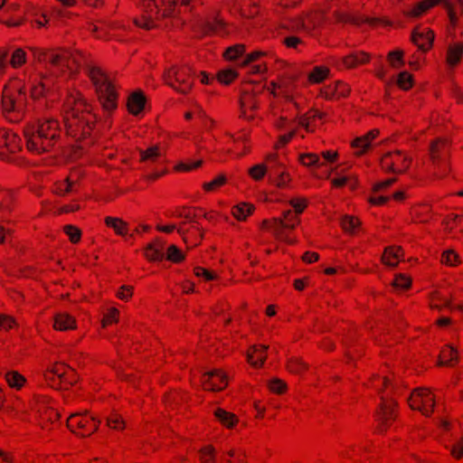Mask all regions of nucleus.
<instances>
[{
    "label": "nucleus",
    "mask_w": 463,
    "mask_h": 463,
    "mask_svg": "<svg viewBox=\"0 0 463 463\" xmlns=\"http://www.w3.org/2000/svg\"><path fill=\"white\" fill-rule=\"evenodd\" d=\"M245 454L239 449H231L222 455V463H243Z\"/></svg>",
    "instance_id": "obj_51"
},
{
    "label": "nucleus",
    "mask_w": 463,
    "mask_h": 463,
    "mask_svg": "<svg viewBox=\"0 0 463 463\" xmlns=\"http://www.w3.org/2000/svg\"><path fill=\"white\" fill-rule=\"evenodd\" d=\"M369 386L377 390L380 393H383L384 392H386L387 394L392 389V384L391 383V380L386 376H383V377L373 376L370 380Z\"/></svg>",
    "instance_id": "obj_47"
},
{
    "label": "nucleus",
    "mask_w": 463,
    "mask_h": 463,
    "mask_svg": "<svg viewBox=\"0 0 463 463\" xmlns=\"http://www.w3.org/2000/svg\"><path fill=\"white\" fill-rule=\"evenodd\" d=\"M463 56V43L451 44L447 52V62L450 66L457 65Z\"/></svg>",
    "instance_id": "obj_45"
},
{
    "label": "nucleus",
    "mask_w": 463,
    "mask_h": 463,
    "mask_svg": "<svg viewBox=\"0 0 463 463\" xmlns=\"http://www.w3.org/2000/svg\"><path fill=\"white\" fill-rule=\"evenodd\" d=\"M411 158L403 151L394 150L384 154L381 158V166L386 172L402 174L408 170Z\"/></svg>",
    "instance_id": "obj_14"
},
{
    "label": "nucleus",
    "mask_w": 463,
    "mask_h": 463,
    "mask_svg": "<svg viewBox=\"0 0 463 463\" xmlns=\"http://www.w3.org/2000/svg\"><path fill=\"white\" fill-rule=\"evenodd\" d=\"M63 120L67 134L76 140L89 137L97 118L92 106L77 90H70L62 106Z\"/></svg>",
    "instance_id": "obj_1"
},
{
    "label": "nucleus",
    "mask_w": 463,
    "mask_h": 463,
    "mask_svg": "<svg viewBox=\"0 0 463 463\" xmlns=\"http://www.w3.org/2000/svg\"><path fill=\"white\" fill-rule=\"evenodd\" d=\"M270 181L279 188H285L291 181L290 175L286 170V167L275 172L272 176H269Z\"/></svg>",
    "instance_id": "obj_50"
},
{
    "label": "nucleus",
    "mask_w": 463,
    "mask_h": 463,
    "mask_svg": "<svg viewBox=\"0 0 463 463\" xmlns=\"http://www.w3.org/2000/svg\"><path fill=\"white\" fill-rule=\"evenodd\" d=\"M63 232L69 237L71 243L75 244L80 241L81 231L78 227L68 224L63 227Z\"/></svg>",
    "instance_id": "obj_60"
},
{
    "label": "nucleus",
    "mask_w": 463,
    "mask_h": 463,
    "mask_svg": "<svg viewBox=\"0 0 463 463\" xmlns=\"http://www.w3.org/2000/svg\"><path fill=\"white\" fill-rule=\"evenodd\" d=\"M163 155V147L155 145L140 151V161L145 163H154L162 157Z\"/></svg>",
    "instance_id": "obj_41"
},
{
    "label": "nucleus",
    "mask_w": 463,
    "mask_h": 463,
    "mask_svg": "<svg viewBox=\"0 0 463 463\" xmlns=\"http://www.w3.org/2000/svg\"><path fill=\"white\" fill-rule=\"evenodd\" d=\"M119 317V311L116 307H110L108 309L102 318V326L106 327L114 323H117Z\"/></svg>",
    "instance_id": "obj_61"
},
{
    "label": "nucleus",
    "mask_w": 463,
    "mask_h": 463,
    "mask_svg": "<svg viewBox=\"0 0 463 463\" xmlns=\"http://www.w3.org/2000/svg\"><path fill=\"white\" fill-rule=\"evenodd\" d=\"M27 52L24 48H14L12 52H9V64L14 69H20L27 62Z\"/></svg>",
    "instance_id": "obj_39"
},
{
    "label": "nucleus",
    "mask_w": 463,
    "mask_h": 463,
    "mask_svg": "<svg viewBox=\"0 0 463 463\" xmlns=\"http://www.w3.org/2000/svg\"><path fill=\"white\" fill-rule=\"evenodd\" d=\"M259 108V102L255 96L250 93L243 94L241 98V118L252 120L255 111Z\"/></svg>",
    "instance_id": "obj_27"
},
{
    "label": "nucleus",
    "mask_w": 463,
    "mask_h": 463,
    "mask_svg": "<svg viewBox=\"0 0 463 463\" xmlns=\"http://www.w3.org/2000/svg\"><path fill=\"white\" fill-rule=\"evenodd\" d=\"M379 135L378 129H373L366 133L365 135L354 138L351 146L354 149V153L355 156L364 155L367 149L370 147L372 141L376 138Z\"/></svg>",
    "instance_id": "obj_26"
},
{
    "label": "nucleus",
    "mask_w": 463,
    "mask_h": 463,
    "mask_svg": "<svg viewBox=\"0 0 463 463\" xmlns=\"http://www.w3.org/2000/svg\"><path fill=\"white\" fill-rule=\"evenodd\" d=\"M0 147L10 153L18 152L22 148V139L12 130L0 128Z\"/></svg>",
    "instance_id": "obj_24"
},
{
    "label": "nucleus",
    "mask_w": 463,
    "mask_h": 463,
    "mask_svg": "<svg viewBox=\"0 0 463 463\" xmlns=\"http://www.w3.org/2000/svg\"><path fill=\"white\" fill-rule=\"evenodd\" d=\"M403 256V250L400 246H390L385 248L382 256L383 264L391 267L396 266Z\"/></svg>",
    "instance_id": "obj_36"
},
{
    "label": "nucleus",
    "mask_w": 463,
    "mask_h": 463,
    "mask_svg": "<svg viewBox=\"0 0 463 463\" xmlns=\"http://www.w3.org/2000/svg\"><path fill=\"white\" fill-rule=\"evenodd\" d=\"M351 91L350 86L342 81L336 80L333 83L324 86L320 90V97L328 100H337L342 98H346Z\"/></svg>",
    "instance_id": "obj_21"
},
{
    "label": "nucleus",
    "mask_w": 463,
    "mask_h": 463,
    "mask_svg": "<svg viewBox=\"0 0 463 463\" xmlns=\"http://www.w3.org/2000/svg\"><path fill=\"white\" fill-rule=\"evenodd\" d=\"M5 379L10 388L17 391H20L26 383V378L17 371L7 372Z\"/></svg>",
    "instance_id": "obj_44"
},
{
    "label": "nucleus",
    "mask_w": 463,
    "mask_h": 463,
    "mask_svg": "<svg viewBox=\"0 0 463 463\" xmlns=\"http://www.w3.org/2000/svg\"><path fill=\"white\" fill-rule=\"evenodd\" d=\"M245 52V45L243 44H235L227 48L223 53V56L226 60L232 61L236 60L238 57L242 55Z\"/></svg>",
    "instance_id": "obj_57"
},
{
    "label": "nucleus",
    "mask_w": 463,
    "mask_h": 463,
    "mask_svg": "<svg viewBox=\"0 0 463 463\" xmlns=\"http://www.w3.org/2000/svg\"><path fill=\"white\" fill-rule=\"evenodd\" d=\"M43 376L46 383L54 389H68L78 381L75 370L59 362L51 364Z\"/></svg>",
    "instance_id": "obj_9"
},
{
    "label": "nucleus",
    "mask_w": 463,
    "mask_h": 463,
    "mask_svg": "<svg viewBox=\"0 0 463 463\" xmlns=\"http://www.w3.org/2000/svg\"><path fill=\"white\" fill-rule=\"evenodd\" d=\"M79 189L78 175L71 173L65 179L57 181L52 187L53 194L59 196H65Z\"/></svg>",
    "instance_id": "obj_23"
},
{
    "label": "nucleus",
    "mask_w": 463,
    "mask_h": 463,
    "mask_svg": "<svg viewBox=\"0 0 463 463\" xmlns=\"http://www.w3.org/2000/svg\"><path fill=\"white\" fill-rule=\"evenodd\" d=\"M177 216L186 220L184 222L187 223L186 228L189 229L190 246H194L199 243L203 234L194 220L196 217L195 211L191 208H183L177 213Z\"/></svg>",
    "instance_id": "obj_20"
},
{
    "label": "nucleus",
    "mask_w": 463,
    "mask_h": 463,
    "mask_svg": "<svg viewBox=\"0 0 463 463\" xmlns=\"http://www.w3.org/2000/svg\"><path fill=\"white\" fill-rule=\"evenodd\" d=\"M33 59L46 63V71L56 78H68L76 73L87 61V56L80 51L45 50L29 47Z\"/></svg>",
    "instance_id": "obj_2"
},
{
    "label": "nucleus",
    "mask_w": 463,
    "mask_h": 463,
    "mask_svg": "<svg viewBox=\"0 0 463 463\" xmlns=\"http://www.w3.org/2000/svg\"><path fill=\"white\" fill-rule=\"evenodd\" d=\"M439 3L443 4V6L448 13L450 26L455 28L458 24V16L454 5L449 0H421L412 8L406 10L404 14L408 17L419 18Z\"/></svg>",
    "instance_id": "obj_12"
},
{
    "label": "nucleus",
    "mask_w": 463,
    "mask_h": 463,
    "mask_svg": "<svg viewBox=\"0 0 463 463\" xmlns=\"http://www.w3.org/2000/svg\"><path fill=\"white\" fill-rule=\"evenodd\" d=\"M271 112L274 116H279L275 121V126L278 128H284L296 118L298 112V106L293 102L292 99L288 96L286 97L285 103L283 104L280 114L279 115V108L275 105L272 106Z\"/></svg>",
    "instance_id": "obj_17"
},
{
    "label": "nucleus",
    "mask_w": 463,
    "mask_h": 463,
    "mask_svg": "<svg viewBox=\"0 0 463 463\" xmlns=\"http://www.w3.org/2000/svg\"><path fill=\"white\" fill-rule=\"evenodd\" d=\"M14 205V196L9 192L0 193V219L5 220Z\"/></svg>",
    "instance_id": "obj_43"
},
{
    "label": "nucleus",
    "mask_w": 463,
    "mask_h": 463,
    "mask_svg": "<svg viewBox=\"0 0 463 463\" xmlns=\"http://www.w3.org/2000/svg\"><path fill=\"white\" fill-rule=\"evenodd\" d=\"M397 405L394 400L382 396V402L375 414L379 431L383 432L392 424L397 417Z\"/></svg>",
    "instance_id": "obj_16"
},
{
    "label": "nucleus",
    "mask_w": 463,
    "mask_h": 463,
    "mask_svg": "<svg viewBox=\"0 0 463 463\" xmlns=\"http://www.w3.org/2000/svg\"><path fill=\"white\" fill-rule=\"evenodd\" d=\"M52 326L57 331L74 330L77 327V321L69 313L60 312L54 316Z\"/></svg>",
    "instance_id": "obj_28"
},
{
    "label": "nucleus",
    "mask_w": 463,
    "mask_h": 463,
    "mask_svg": "<svg viewBox=\"0 0 463 463\" xmlns=\"http://www.w3.org/2000/svg\"><path fill=\"white\" fill-rule=\"evenodd\" d=\"M449 140L446 138H436L430 146V156L433 164L438 165L445 161L449 153Z\"/></svg>",
    "instance_id": "obj_25"
},
{
    "label": "nucleus",
    "mask_w": 463,
    "mask_h": 463,
    "mask_svg": "<svg viewBox=\"0 0 463 463\" xmlns=\"http://www.w3.org/2000/svg\"><path fill=\"white\" fill-rule=\"evenodd\" d=\"M54 75L45 72L42 75L35 76L33 80L29 78L31 97L33 99H38L45 95L55 83Z\"/></svg>",
    "instance_id": "obj_18"
},
{
    "label": "nucleus",
    "mask_w": 463,
    "mask_h": 463,
    "mask_svg": "<svg viewBox=\"0 0 463 463\" xmlns=\"http://www.w3.org/2000/svg\"><path fill=\"white\" fill-rule=\"evenodd\" d=\"M267 349L268 346L262 345L250 347L247 354L248 362L255 367L261 366L267 358Z\"/></svg>",
    "instance_id": "obj_33"
},
{
    "label": "nucleus",
    "mask_w": 463,
    "mask_h": 463,
    "mask_svg": "<svg viewBox=\"0 0 463 463\" xmlns=\"http://www.w3.org/2000/svg\"><path fill=\"white\" fill-rule=\"evenodd\" d=\"M146 97L141 91L132 93L128 99V109L132 115H138L145 107Z\"/></svg>",
    "instance_id": "obj_37"
},
{
    "label": "nucleus",
    "mask_w": 463,
    "mask_h": 463,
    "mask_svg": "<svg viewBox=\"0 0 463 463\" xmlns=\"http://www.w3.org/2000/svg\"><path fill=\"white\" fill-rule=\"evenodd\" d=\"M387 60L392 67L396 69L401 68L404 64L403 52L401 50L390 52Z\"/></svg>",
    "instance_id": "obj_58"
},
{
    "label": "nucleus",
    "mask_w": 463,
    "mask_h": 463,
    "mask_svg": "<svg viewBox=\"0 0 463 463\" xmlns=\"http://www.w3.org/2000/svg\"><path fill=\"white\" fill-rule=\"evenodd\" d=\"M326 20V18L323 11L312 10L306 13L303 16L282 21L281 27L291 32H306L310 33L320 28Z\"/></svg>",
    "instance_id": "obj_10"
},
{
    "label": "nucleus",
    "mask_w": 463,
    "mask_h": 463,
    "mask_svg": "<svg viewBox=\"0 0 463 463\" xmlns=\"http://www.w3.org/2000/svg\"><path fill=\"white\" fill-rule=\"evenodd\" d=\"M213 415L218 422L226 429H233L239 423V419L234 413L227 411L222 408L214 410Z\"/></svg>",
    "instance_id": "obj_32"
},
{
    "label": "nucleus",
    "mask_w": 463,
    "mask_h": 463,
    "mask_svg": "<svg viewBox=\"0 0 463 463\" xmlns=\"http://www.w3.org/2000/svg\"><path fill=\"white\" fill-rule=\"evenodd\" d=\"M411 409L420 411L425 416H430L435 405V396L427 388L415 389L408 399Z\"/></svg>",
    "instance_id": "obj_15"
},
{
    "label": "nucleus",
    "mask_w": 463,
    "mask_h": 463,
    "mask_svg": "<svg viewBox=\"0 0 463 463\" xmlns=\"http://www.w3.org/2000/svg\"><path fill=\"white\" fill-rule=\"evenodd\" d=\"M299 223V215L294 213L292 210H287L282 213V216L279 218L264 220L261 222V229L271 232L278 241L288 244H295L297 239L291 233Z\"/></svg>",
    "instance_id": "obj_6"
},
{
    "label": "nucleus",
    "mask_w": 463,
    "mask_h": 463,
    "mask_svg": "<svg viewBox=\"0 0 463 463\" xmlns=\"http://www.w3.org/2000/svg\"><path fill=\"white\" fill-rule=\"evenodd\" d=\"M264 165L267 167L269 177L272 176V175L275 174V172L285 167V165L281 161L280 156L277 154L269 155L266 157Z\"/></svg>",
    "instance_id": "obj_48"
},
{
    "label": "nucleus",
    "mask_w": 463,
    "mask_h": 463,
    "mask_svg": "<svg viewBox=\"0 0 463 463\" xmlns=\"http://www.w3.org/2000/svg\"><path fill=\"white\" fill-rule=\"evenodd\" d=\"M397 85L404 90H410L413 85L412 75L407 71H402L398 75Z\"/></svg>",
    "instance_id": "obj_62"
},
{
    "label": "nucleus",
    "mask_w": 463,
    "mask_h": 463,
    "mask_svg": "<svg viewBox=\"0 0 463 463\" xmlns=\"http://www.w3.org/2000/svg\"><path fill=\"white\" fill-rule=\"evenodd\" d=\"M361 225L357 217L345 215L341 220V226L345 232L355 233Z\"/></svg>",
    "instance_id": "obj_52"
},
{
    "label": "nucleus",
    "mask_w": 463,
    "mask_h": 463,
    "mask_svg": "<svg viewBox=\"0 0 463 463\" xmlns=\"http://www.w3.org/2000/svg\"><path fill=\"white\" fill-rule=\"evenodd\" d=\"M287 369L289 373L301 374L307 371V366L300 358L293 357L288 361Z\"/></svg>",
    "instance_id": "obj_55"
},
{
    "label": "nucleus",
    "mask_w": 463,
    "mask_h": 463,
    "mask_svg": "<svg viewBox=\"0 0 463 463\" xmlns=\"http://www.w3.org/2000/svg\"><path fill=\"white\" fill-rule=\"evenodd\" d=\"M203 28L206 34L224 35L228 33L225 23L219 16L207 18L203 23Z\"/></svg>",
    "instance_id": "obj_30"
},
{
    "label": "nucleus",
    "mask_w": 463,
    "mask_h": 463,
    "mask_svg": "<svg viewBox=\"0 0 463 463\" xmlns=\"http://www.w3.org/2000/svg\"><path fill=\"white\" fill-rule=\"evenodd\" d=\"M254 209V206L250 203H241L232 208V214L236 220L242 222L252 214Z\"/></svg>",
    "instance_id": "obj_46"
},
{
    "label": "nucleus",
    "mask_w": 463,
    "mask_h": 463,
    "mask_svg": "<svg viewBox=\"0 0 463 463\" xmlns=\"http://www.w3.org/2000/svg\"><path fill=\"white\" fill-rule=\"evenodd\" d=\"M336 20L342 23H349L354 25H362L368 24L371 26H374L378 23V19L370 18L361 14H337Z\"/></svg>",
    "instance_id": "obj_31"
},
{
    "label": "nucleus",
    "mask_w": 463,
    "mask_h": 463,
    "mask_svg": "<svg viewBox=\"0 0 463 463\" xmlns=\"http://www.w3.org/2000/svg\"><path fill=\"white\" fill-rule=\"evenodd\" d=\"M25 83L19 80H10L2 91V109L4 116L11 122H20L27 107Z\"/></svg>",
    "instance_id": "obj_4"
},
{
    "label": "nucleus",
    "mask_w": 463,
    "mask_h": 463,
    "mask_svg": "<svg viewBox=\"0 0 463 463\" xmlns=\"http://www.w3.org/2000/svg\"><path fill=\"white\" fill-rule=\"evenodd\" d=\"M227 183V178L224 175H219L210 182L203 184V189L206 193H213L219 190Z\"/></svg>",
    "instance_id": "obj_54"
},
{
    "label": "nucleus",
    "mask_w": 463,
    "mask_h": 463,
    "mask_svg": "<svg viewBox=\"0 0 463 463\" xmlns=\"http://www.w3.org/2000/svg\"><path fill=\"white\" fill-rule=\"evenodd\" d=\"M178 0H141V14L134 18L136 26L144 30H152L158 23L167 17L175 16Z\"/></svg>",
    "instance_id": "obj_5"
},
{
    "label": "nucleus",
    "mask_w": 463,
    "mask_h": 463,
    "mask_svg": "<svg viewBox=\"0 0 463 463\" xmlns=\"http://www.w3.org/2000/svg\"><path fill=\"white\" fill-rule=\"evenodd\" d=\"M249 175L255 181H260L267 172V167L264 164H258L250 167L248 171Z\"/></svg>",
    "instance_id": "obj_64"
},
{
    "label": "nucleus",
    "mask_w": 463,
    "mask_h": 463,
    "mask_svg": "<svg viewBox=\"0 0 463 463\" xmlns=\"http://www.w3.org/2000/svg\"><path fill=\"white\" fill-rule=\"evenodd\" d=\"M99 421L87 412L74 413L67 419L68 428L81 437L91 435L98 429Z\"/></svg>",
    "instance_id": "obj_13"
},
{
    "label": "nucleus",
    "mask_w": 463,
    "mask_h": 463,
    "mask_svg": "<svg viewBox=\"0 0 463 463\" xmlns=\"http://www.w3.org/2000/svg\"><path fill=\"white\" fill-rule=\"evenodd\" d=\"M458 362V352L451 346L446 345L440 351L439 364L440 365L454 366Z\"/></svg>",
    "instance_id": "obj_42"
},
{
    "label": "nucleus",
    "mask_w": 463,
    "mask_h": 463,
    "mask_svg": "<svg viewBox=\"0 0 463 463\" xmlns=\"http://www.w3.org/2000/svg\"><path fill=\"white\" fill-rule=\"evenodd\" d=\"M165 80L176 91L186 94L194 84L192 70L188 66H172L165 72Z\"/></svg>",
    "instance_id": "obj_11"
},
{
    "label": "nucleus",
    "mask_w": 463,
    "mask_h": 463,
    "mask_svg": "<svg viewBox=\"0 0 463 463\" xmlns=\"http://www.w3.org/2000/svg\"><path fill=\"white\" fill-rule=\"evenodd\" d=\"M434 41V33L428 27L418 26L411 33V42L421 52H428Z\"/></svg>",
    "instance_id": "obj_22"
},
{
    "label": "nucleus",
    "mask_w": 463,
    "mask_h": 463,
    "mask_svg": "<svg viewBox=\"0 0 463 463\" xmlns=\"http://www.w3.org/2000/svg\"><path fill=\"white\" fill-rule=\"evenodd\" d=\"M330 70L326 66H316L308 74V81L312 84H317L327 79Z\"/></svg>",
    "instance_id": "obj_49"
},
{
    "label": "nucleus",
    "mask_w": 463,
    "mask_h": 463,
    "mask_svg": "<svg viewBox=\"0 0 463 463\" xmlns=\"http://www.w3.org/2000/svg\"><path fill=\"white\" fill-rule=\"evenodd\" d=\"M31 411L35 414L38 424L43 430H51L60 419L59 412L46 395H34L30 402Z\"/></svg>",
    "instance_id": "obj_8"
},
{
    "label": "nucleus",
    "mask_w": 463,
    "mask_h": 463,
    "mask_svg": "<svg viewBox=\"0 0 463 463\" xmlns=\"http://www.w3.org/2000/svg\"><path fill=\"white\" fill-rule=\"evenodd\" d=\"M187 223L182 222L178 226L175 224L157 225L156 230L165 233H171L177 230L178 233L183 237L185 243L190 244L189 229L186 228Z\"/></svg>",
    "instance_id": "obj_40"
},
{
    "label": "nucleus",
    "mask_w": 463,
    "mask_h": 463,
    "mask_svg": "<svg viewBox=\"0 0 463 463\" xmlns=\"http://www.w3.org/2000/svg\"><path fill=\"white\" fill-rule=\"evenodd\" d=\"M25 146L31 153L41 155L51 151L61 137L60 122L52 118L28 122L24 128Z\"/></svg>",
    "instance_id": "obj_3"
},
{
    "label": "nucleus",
    "mask_w": 463,
    "mask_h": 463,
    "mask_svg": "<svg viewBox=\"0 0 463 463\" xmlns=\"http://www.w3.org/2000/svg\"><path fill=\"white\" fill-rule=\"evenodd\" d=\"M107 227L112 229L118 236H125L128 232V223L118 217L107 216L104 219Z\"/></svg>",
    "instance_id": "obj_38"
},
{
    "label": "nucleus",
    "mask_w": 463,
    "mask_h": 463,
    "mask_svg": "<svg viewBox=\"0 0 463 463\" xmlns=\"http://www.w3.org/2000/svg\"><path fill=\"white\" fill-rule=\"evenodd\" d=\"M165 243L160 240H155L145 249V256L150 261L162 260L165 255Z\"/></svg>",
    "instance_id": "obj_34"
},
{
    "label": "nucleus",
    "mask_w": 463,
    "mask_h": 463,
    "mask_svg": "<svg viewBox=\"0 0 463 463\" xmlns=\"http://www.w3.org/2000/svg\"><path fill=\"white\" fill-rule=\"evenodd\" d=\"M371 55L368 52L360 51L352 52L342 59L343 66L345 69H354L370 61Z\"/></svg>",
    "instance_id": "obj_29"
},
{
    "label": "nucleus",
    "mask_w": 463,
    "mask_h": 463,
    "mask_svg": "<svg viewBox=\"0 0 463 463\" xmlns=\"http://www.w3.org/2000/svg\"><path fill=\"white\" fill-rule=\"evenodd\" d=\"M200 461L201 463H215V452L212 446H205L200 450Z\"/></svg>",
    "instance_id": "obj_63"
},
{
    "label": "nucleus",
    "mask_w": 463,
    "mask_h": 463,
    "mask_svg": "<svg viewBox=\"0 0 463 463\" xmlns=\"http://www.w3.org/2000/svg\"><path fill=\"white\" fill-rule=\"evenodd\" d=\"M289 204L292 206L293 213L299 215L306 210L308 205V201L305 197H295L289 201Z\"/></svg>",
    "instance_id": "obj_59"
},
{
    "label": "nucleus",
    "mask_w": 463,
    "mask_h": 463,
    "mask_svg": "<svg viewBox=\"0 0 463 463\" xmlns=\"http://www.w3.org/2000/svg\"><path fill=\"white\" fill-rule=\"evenodd\" d=\"M324 117L325 113L317 109H311L300 118L299 125L305 128L307 132H313L317 126L316 121L322 120Z\"/></svg>",
    "instance_id": "obj_35"
},
{
    "label": "nucleus",
    "mask_w": 463,
    "mask_h": 463,
    "mask_svg": "<svg viewBox=\"0 0 463 463\" xmlns=\"http://www.w3.org/2000/svg\"><path fill=\"white\" fill-rule=\"evenodd\" d=\"M88 75L96 89L103 108L107 110L116 109L118 93L114 84L104 71L98 66H90Z\"/></svg>",
    "instance_id": "obj_7"
},
{
    "label": "nucleus",
    "mask_w": 463,
    "mask_h": 463,
    "mask_svg": "<svg viewBox=\"0 0 463 463\" xmlns=\"http://www.w3.org/2000/svg\"><path fill=\"white\" fill-rule=\"evenodd\" d=\"M440 261L442 264L453 267L460 263V258L455 250H448L442 253Z\"/></svg>",
    "instance_id": "obj_56"
},
{
    "label": "nucleus",
    "mask_w": 463,
    "mask_h": 463,
    "mask_svg": "<svg viewBox=\"0 0 463 463\" xmlns=\"http://www.w3.org/2000/svg\"><path fill=\"white\" fill-rule=\"evenodd\" d=\"M201 383L203 390L219 392L228 385V377L222 370H213L205 373L202 376Z\"/></svg>",
    "instance_id": "obj_19"
},
{
    "label": "nucleus",
    "mask_w": 463,
    "mask_h": 463,
    "mask_svg": "<svg viewBox=\"0 0 463 463\" xmlns=\"http://www.w3.org/2000/svg\"><path fill=\"white\" fill-rule=\"evenodd\" d=\"M430 307L432 309L440 310L444 307H449V301L445 298L440 292L433 291L430 295Z\"/></svg>",
    "instance_id": "obj_53"
}]
</instances>
